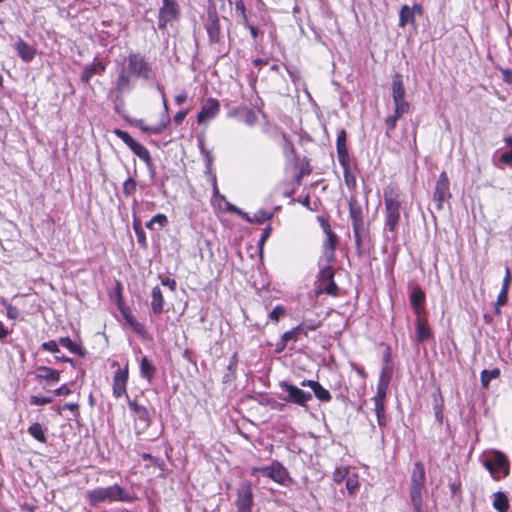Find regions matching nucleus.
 Wrapping results in <instances>:
<instances>
[{
	"label": "nucleus",
	"mask_w": 512,
	"mask_h": 512,
	"mask_svg": "<svg viewBox=\"0 0 512 512\" xmlns=\"http://www.w3.org/2000/svg\"><path fill=\"white\" fill-rule=\"evenodd\" d=\"M127 66H122L116 81V90L118 93L130 91L132 83L129 74L136 77L149 80L153 78V72L150 64L139 53H131L126 58Z\"/></svg>",
	"instance_id": "1"
},
{
	"label": "nucleus",
	"mask_w": 512,
	"mask_h": 512,
	"mask_svg": "<svg viewBox=\"0 0 512 512\" xmlns=\"http://www.w3.org/2000/svg\"><path fill=\"white\" fill-rule=\"evenodd\" d=\"M391 89L395 109L394 114L385 119L387 134L396 128L398 119L410 110V103L405 100L406 89L403 82V76L400 73H395L393 75Z\"/></svg>",
	"instance_id": "2"
},
{
	"label": "nucleus",
	"mask_w": 512,
	"mask_h": 512,
	"mask_svg": "<svg viewBox=\"0 0 512 512\" xmlns=\"http://www.w3.org/2000/svg\"><path fill=\"white\" fill-rule=\"evenodd\" d=\"M88 503L96 507L105 502H126L130 503L135 500V496L118 484L108 487H97L86 492Z\"/></svg>",
	"instance_id": "3"
},
{
	"label": "nucleus",
	"mask_w": 512,
	"mask_h": 512,
	"mask_svg": "<svg viewBox=\"0 0 512 512\" xmlns=\"http://www.w3.org/2000/svg\"><path fill=\"white\" fill-rule=\"evenodd\" d=\"M384 204H385V222L384 230L390 232L393 236L397 235L398 224L401 218V200L399 189L390 185L384 189Z\"/></svg>",
	"instance_id": "4"
},
{
	"label": "nucleus",
	"mask_w": 512,
	"mask_h": 512,
	"mask_svg": "<svg viewBox=\"0 0 512 512\" xmlns=\"http://www.w3.org/2000/svg\"><path fill=\"white\" fill-rule=\"evenodd\" d=\"M348 207L356 248L360 252L362 248V241L369 233L364 222L363 209L356 196H351L349 198Z\"/></svg>",
	"instance_id": "5"
},
{
	"label": "nucleus",
	"mask_w": 512,
	"mask_h": 512,
	"mask_svg": "<svg viewBox=\"0 0 512 512\" xmlns=\"http://www.w3.org/2000/svg\"><path fill=\"white\" fill-rule=\"evenodd\" d=\"M482 464L496 481L507 477L510 473V462L507 456L498 450H493L485 455Z\"/></svg>",
	"instance_id": "6"
},
{
	"label": "nucleus",
	"mask_w": 512,
	"mask_h": 512,
	"mask_svg": "<svg viewBox=\"0 0 512 512\" xmlns=\"http://www.w3.org/2000/svg\"><path fill=\"white\" fill-rule=\"evenodd\" d=\"M279 387L282 391L286 392V396L282 397L287 403L306 407L307 403L312 399V393L305 392L296 385L290 384L287 381L279 382Z\"/></svg>",
	"instance_id": "7"
},
{
	"label": "nucleus",
	"mask_w": 512,
	"mask_h": 512,
	"mask_svg": "<svg viewBox=\"0 0 512 512\" xmlns=\"http://www.w3.org/2000/svg\"><path fill=\"white\" fill-rule=\"evenodd\" d=\"M204 28L208 35L209 45L219 44L223 38L220 19L214 6L209 7L207 10V18L204 23Z\"/></svg>",
	"instance_id": "8"
},
{
	"label": "nucleus",
	"mask_w": 512,
	"mask_h": 512,
	"mask_svg": "<svg viewBox=\"0 0 512 512\" xmlns=\"http://www.w3.org/2000/svg\"><path fill=\"white\" fill-rule=\"evenodd\" d=\"M259 472L264 477L270 478L283 486H290L293 483L288 470L277 460H274L269 466H264Z\"/></svg>",
	"instance_id": "9"
},
{
	"label": "nucleus",
	"mask_w": 512,
	"mask_h": 512,
	"mask_svg": "<svg viewBox=\"0 0 512 512\" xmlns=\"http://www.w3.org/2000/svg\"><path fill=\"white\" fill-rule=\"evenodd\" d=\"M180 7L176 0H162L158 12V28L165 30L167 24L178 19Z\"/></svg>",
	"instance_id": "10"
},
{
	"label": "nucleus",
	"mask_w": 512,
	"mask_h": 512,
	"mask_svg": "<svg viewBox=\"0 0 512 512\" xmlns=\"http://www.w3.org/2000/svg\"><path fill=\"white\" fill-rule=\"evenodd\" d=\"M112 367H117V370L114 372L113 376V384H112V393L115 398H121L122 396L127 395V382H128V364L122 369L117 361L112 363Z\"/></svg>",
	"instance_id": "11"
},
{
	"label": "nucleus",
	"mask_w": 512,
	"mask_h": 512,
	"mask_svg": "<svg viewBox=\"0 0 512 512\" xmlns=\"http://www.w3.org/2000/svg\"><path fill=\"white\" fill-rule=\"evenodd\" d=\"M128 406L135 416L137 434L144 432L152 422L148 409L130 398H128Z\"/></svg>",
	"instance_id": "12"
},
{
	"label": "nucleus",
	"mask_w": 512,
	"mask_h": 512,
	"mask_svg": "<svg viewBox=\"0 0 512 512\" xmlns=\"http://www.w3.org/2000/svg\"><path fill=\"white\" fill-rule=\"evenodd\" d=\"M236 512H252L254 505L253 492L248 482H242L237 489V498L235 501Z\"/></svg>",
	"instance_id": "13"
},
{
	"label": "nucleus",
	"mask_w": 512,
	"mask_h": 512,
	"mask_svg": "<svg viewBox=\"0 0 512 512\" xmlns=\"http://www.w3.org/2000/svg\"><path fill=\"white\" fill-rule=\"evenodd\" d=\"M157 88L162 94V101H163V108H164V113L161 118V121L157 125H154V126L144 125L143 120H139V122H138L139 127L143 132H146L149 134H154V135H157V134H160L161 132H163L171 122V119L168 114V105H167V101L165 98L163 88L160 85H158Z\"/></svg>",
	"instance_id": "14"
},
{
	"label": "nucleus",
	"mask_w": 512,
	"mask_h": 512,
	"mask_svg": "<svg viewBox=\"0 0 512 512\" xmlns=\"http://www.w3.org/2000/svg\"><path fill=\"white\" fill-rule=\"evenodd\" d=\"M451 197L449 189V179L445 172H442L436 182L435 190L433 193V201L438 210L443 208V203L446 199Z\"/></svg>",
	"instance_id": "15"
},
{
	"label": "nucleus",
	"mask_w": 512,
	"mask_h": 512,
	"mask_svg": "<svg viewBox=\"0 0 512 512\" xmlns=\"http://www.w3.org/2000/svg\"><path fill=\"white\" fill-rule=\"evenodd\" d=\"M220 111V103L215 98H208L201 107L200 112L197 115V122L199 124L205 122L208 119L216 117Z\"/></svg>",
	"instance_id": "16"
},
{
	"label": "nucleus",
	"mask_w": 512,
	"mask_h": 512,
	"mask_svg": "<svg viewBox=\"0 0 512 512\" xmlns=\"http://www.w3.org/2000/svg\"><path fill=\"white\" fill-rule=\"evenodd\" d=\"M425 299L424 291L419 286H415L410 293L409 300L416 316H423L426 313L424 308Z\"/></svg>",
	"instance_id": "17"
},
{
	"label": "nucleus",
	"mask_w": 512,
	"mask_h": 512,
	"mask_svg": "<svg viewBox=\"0 0 512 512\" xmlns=\"http://www.w3.org/2000/svg\"><path fill=\"white\" fill-rule=\"evenodd\" d=\"M302 387H309L314 392L315 397L321 402H329L332 399L331 393L324 388L318 381L314 380H303L301 383Z\"/></svg>",
	"instance_id": "18"
},
{
	"label": "nucleus",
	"mask_w": 512,
	"mask_h": 512,
	"mask_svg": "<svg viewBox=\"0 0 512 512\" xmlns=\"http://www.w3.org/2000/svg\"><path fill=\"white\" fill-rule=\"evenodd\" d=\"M14 48L17 52V55L24 62L32 61L37 54L36 48H34L32 45H30L28 42L24 41L23 39H19L15 43Z\"/></svg>",
	"instance_id": "19"
},
{
	"label": "nucleus",
	"mask_w": 512,
	"mask_h": 512,
	"mask_svg": "<svg viewBox=\"0 0 512 512\" xmlns=\"http://www.w3.org/2000/svg\"><path fill=\"white\" fill-rule=\"evenodd\" d=\"M416 339L418 342L423 343L430 340L433 337V334L428 327L427 320L422 318V316H417L416 323Z\"/></svg>",
	"instance_id": "20"
},
{
	"label": "nucleus",
	"mask_w": 512,
	"mask_h": 512,
	"mask_svg": "<svg viewBox=\"0 0 512 512\" xmlns=\"http://www.w3.org/2000/svg\"><path fill=\"white\" fill-rule=\"evenodd\" d=\"M426 473L422 462L418 461L414 464L410 486L425 487Z\"/></svg>",
	"instance_id": "21"
},
{
	"label": "nucleus",
	"mask_w": 512,
	"mask_h": 512,
	"mask_svg": "<svg viewBox=\"0 0 512 512\" xmlns=\"http://www.w3.org/2000/svg\"><path fill=\"white\" fill-rule=\"evenodd\" d=\"M105 71V65L101 62H93L87 65L81 74V81L88 84L94 75H101Z\"/></svg>",
	"instance_id": "22"
},
{
	"label": "nucleus",
	"mask_w": 512,
	"mask_h": 512,
	"mask_svg": "<svg viewBox=\"0 0 512 512\" xmlns=\"http://www.w3.org/2000/svg\"><path fill=\"white\" fill-rule=\"evenodd\" d=\"M347 133L344 129L339 130L336 140V150L339 162L350 159L347 145H346Z\"/></svg>",
	"instance_id": "23"
},
{
	"label": "nucleus",
	"mask_w": 512,
	"mask_h": 512,
	"mask_svg": "<svg viewBox=\"0 0 512 512\" xmlns=\"http://www.w3.org/2000/svg\"><path fill=\"white\" fill-rule=\"evenodd\" d=\"M151 311L155 315L164 311V298L159 286H155L151 291Z\"/></svg>",
	"instance_id": "24"
},
{
	"label": "nucleus",
	"mask_w": 512,
	"mask_h": 512,
	"mask_svg": "<svg viewBox=\"0 0 512 512\" xmlns=\"http://www.w3.org/2000/svg\"><path fill=\"white\" fill-rule=\"evenodd\" d=\"M326 232V240L324 242V248H325V256L328 260V262L332 261L334 259V253L335 249L338 243L336 234L331 231L329 228L325 229Z\"/></svg>",
	"instance_id": "25"
},
{
	"label": "nucleus",
	"mask_w": 512,
	"mask_h": 512,
	"mask_svg": "<svg viewBox=\"0 0 512 512\" xmlns=\"http://www.w3.org/2000/svg\"><path fill=\"white\" fill-rule=\"evenodd\" d=\"M36 378L46 380L48 384H54L60 379V372L46 366L37 368Z\"/></svg>",
	"instance_id": "26"
},
{
	"label": "nucleus",
	"mask_w": 512,
	"mask_h": 512,
	"mask_svg": "<svg viewBox=\"0 0 512 512\" xmlns=\"http://www.w3.org/2000/svg\"><path fill=\"white\" fill-rule=\"evenodd\" d=\"M156 367L144 356L140 361V376L151 382L155 376Z\"/></svg>",
	"instance_id": "27"
},
{
	"label": "nucleus",
	"mask_w": 512,
	"mask_h": 512,
	"mask_svg": "<svg viewBox=\"0 0 512 512\" xmlns=\"http://www.w3.org/2000/svg\"><path fill=\"white\" fill-rule=\"evenodd\" d=\"M238 366L237 353H234L230 358L229 364L227 365V372L223 375L222 382L229 384L236 379V370Z\"/></svg>",
	"instance_id": "28"
},
{
	"label": "nucleus",
	"mask_w": 512,
	"mask_h": 512,
	"mask_svg": "<svg viewBox=\"0 0 512 512\" xmlns=\"http://www.w3.org/2000/svg\"><path fill=\"white\" fill-rule=\"evenodd\" d=\"M339 163L343 168L344 182H345L346 186L351 190L355 189L357 182H356V176L351 171L350 159L344 160V162H339Z\"/></svg>",
	"instance_id": "29"
},
{
	"label": "nucleus",
	"mask_w": 512,
	"mask_h": 512,
	"mask_svg": "<svg viewBox=\"0 0 512 512\" xmlns=\"http://www.w3.org/2000/svg\"><path fill=\"white\" fill-rule=\"evenodd\" d=\"M338 286L334 281V278L318 283L317 293H327L331 296L338 295Z\"/></svg>",
	"instance_id": "30"
},
{
	"label": "nucleus",
	"mask_w": 512,
	"mask_h": 512,
	"mask_svg": "<svg viewBox=\"0 0 512 512\" xmlns=\"http://www.w3.org/2000/svg\"><path fill=\"white\" fill-rule=\"evenodd\" d=\"M493 507L498 512H507L509 509V502L507 496L503 492H496L493 495Z\"/></svg>",
	"instance_id": "31"
},
{
	"label": "nucleus",
	"mask_w": 512,
	"mask_h": 512,
	"mask_svg": "<svg viewBox=\"0 0 512 512\" xmlns=\"http://www.w3.org/2000/svg\"><path fill=\"white\" fill-rule=\"evenodd\" d=\"M414 11L408 5H403L399 12V26L405 27L408 23H414Z\"/></svg>",
	"instance_id": "32"
},
{
	"label": "nucleus",
	"mask_w": 512,
	"mask_h": 512,
	"mask_svg": "<svg viewBox=\"0 0 512 512\" xmlns=\"http://www.w3.org/2000/svg\"><path fill=\"white\" fill-rule=\"evenodd\" d=\"M130 149L132 150V152L137 155L143 162H145V164H149L150 162V158H151V155H150V152L148 151V149L138 143L137 141L130 147Z\"/></svg>",
	"instance_id": "33"
},
{
	"label": "nucleus",
	"mask_w": 512,
	"mask_h": 512,
	"mask_svg": "<svg viewBox=\"0 0 512 512\" xmlns=\"http://www.w3.org/2000/svg\"><path fill=\"white\" fill-rule=\"evenodd\" d=\"M434 397V414L437 421L441 424L443 421V398L440 393V390H438L436 393L433 394Z\"/></svg>",
	"instance_id": "34"
},
{
	"label": "nucleus",
	"mask_w": 512,
	"mask_h": 512,
	"mask_svg": "<svg viewBox=\"0 0 512 512\" xmlns=\"http://www.w3.org/2000/svg\"><path fill=\"white\" fill-rule=\"evenodd\" d=\"M500 376V370L498 368H494L492 370H483L480 375L481 385L484 388H488L489 383L493 379H497Z\"/></svg>",
	"instance_id": "35"
},
{
	"label": "nucleus",
	"mask_w": 512,
	"mask_h": 512,
	"mask_svg": "<svg viewBox=\"0 0 512 512\" xmlns=\"http://www.w3.org/2000/svg\"><path fill=\"white\" fill-rule=\"evenodd\" d=\"M423 489H424V487H416V486L409 487L410 500H411L413 507L423 506V499H422Z\"/></svg>",
	"instance_id": "36"
},
{
	"label": "nucleus",
	"mask_w": 512,
	"mask_h": 512,
	"mask_svg": "<svg viewBox=\"0 0 512 512\" xmlns=\"http://www.w3.org/2000/svg\"><path fill=\"white\" fill-rule=\"evenodd\" d=\"M392 375H393L392 365L384 364V366L382 367L381 373H380L378 385H383V386L388 387L390 384V381L392 379Z\"/></svg>",
	"instance_id": "37"
},
{
	"label": "nucleus",
	"mask_w": 512,
	"mask_h": 512,
	"mask_svg": "<svg viewBox=\"0 0 512 512\" xmlns=\"http://www.w3.org/2000/svg\"><path fill=\"white\" fill-rule=\"evenodd\" d=\"M28 432L29 434L34 437L37 441L41 442V443H45L46 442V437H45V433L43 431V428H42V425L38 422H35L33 423L29 428H28Z\"/></svg>",
	"instance_id": "38"
},
{
	"label": "nucleus",
	"mask_w": 512,
	"mask_h": 512,
	"mask_svg": "<svg viewBox=\"0 0 512 512\" xmlns=\"http://www.w3.org/2000/svg\"><path fill=\"white\" fill-rule=\"evenodd\" d=\"M66 349L69 350L70 353L79 357H84L86 353L80 343L72 341L69 337H66Z\"/></svg>",
	"instance_id": "39"
},
{
	"label": "nucleus",
	"mask_w": 512,
	"mask_h": 512,
	"mask_svg": "<svg viewBox=\"0 0 512 512\" xmlns=\"http://www.w3.org/2000/svg\"><path fill=\"white\" fill-rule=\"evenodd\" d=\"M374 410L377 417L379 427L384 428L387 425V418L385 414V404H374Z\"/></svg>",
	"instance_id": "40"
},
{
	"label": "nucleus",
	"mask_w": 512,
	"mask_h": 512,
	"mask_svg": "<svg viewBox=\"0 0 512 512\" xmlns=\"http://www.w3.org/2000/svg\"><path fill=\"white\" fill-rule=\"evenodd\" d=\"M137 182L134 178L129 177L123 183V194L125 197H131L135 194Z\"/></svg>",
	"instance_id": "41"
},
{
	"label": "nucleus",
	"mask_w": 512,
	"mask_h": 512,
	"mask_svg": "<svg viewBox=\"0 0 512 512\" xmlns=\"http://www.w3.org/2000/svg\"><path fill=\"white\" fill-rule=\"evenodd\" d=\"M322 322L319 320H303L299 325L302 327L303 335L307 336L308 331H314L321 326Z\"/></svg>",
	"instance_id": "42"
},
{
	"label": "nucleus",
	"mask_w": 512,
	"mask_h": 512,
	"mask_svg": "<svg viewBox=\"0 0 512 512\" xmlns=\"http://www.w3.org/2000/svg\"><path fill=\"white\" fill-rule=\"evenodd\" d=\"M273 214L267 210L260 209L252 216V223L262 224L272 218Z\"/></svg>",
	"instance_id": "43"
},
{
	"label": "nucleus",
	"mask_w": 512,
	"mask_h": 512,
	"mask_svg": "<svg viewBox=\"0 0 512 512\" xmlns=\"http://www.w3.org/2000/svg\"><path fill=\"white\" fill-rule=\"evenodd\" d=\"M359 488V481L358 476L353 474L349 475L346 479V489L348 490L349 494L353 495L357 492Z\"/></svg>",
	"instance_id": "44"
},
{
	"label": "nucleus",
	"mask_w": 512,
	"mask_h": 512,
	"mask_svg": "<svg viewBox=\"0 0 512 512\" xmlns=\"http://www.w3.org/2000/svg\"><path fill=\"white\" fill-rule=\"evenodd\" d=\"M387 386L378 385L377 384V391L375 396L372 398L374 404H385V398L387 393Z\"/></svg>",
	"instance_id": "45"
},
{
	"label": "nucleus",
	"mask_w": 512,
	"mask_h": 512,
	"mask_svg": "<svg viewBox=\"0 0 512 512\" xmlns=\"http://www.w3.org/2000/svg\"><path fill=\"white\" fill-rule=\"evenodd\" d=\"M332 278H334L333 268L329 264L321 267L319 271L318 282L320 283Z\"/></svg>",
	"instance_id": "46"
},
{
	"label": "nucleus",
	"mask_w": 512,
	"mask_h": 512,
	"mask_svg": "<svg viewBox=\"0 0 512 512\" xmlns=\"http://www.w3.org/2000/svg\"><path fill=\"white\" fill-rule=\"evenodd\" d=\"M113 133L119 138L121 139L129 148L136 142V140H134L130 134L126 131H123L121 129H114Z\"/></svg>",
	"instance_id": "47"
},
{
	"label": "nucleus",
	"mask_w": 512,
	"mask_h": 512,
	"mask_svg": "<svg viewBox=\"0 0 512 512\" xmlns=\"http://www.w3.org/2000/svg\"><path fill=\"white\" fill-rule=\"evenodd\" d=\"M302 334H303V330H302V327H300V325H297L296 327L292 328L291 330L283 333L284 340L294 341V342H296L298 340L299 336Z\"/></svg>",
	"instance_id": "48"
},
{
	"label": "nucleus",
	"mask_w": 512,
	"mask_h": 512,
	"mask_svg": "<svg viewBox=\"0 0 512 512\" xmlns=\"http://www.w3.org/2000/svg\"><path fill=\"white\" fill-rule=\"evenodd\" d=\"M349 476V469L347 467H338L333 472V480L337 483H341L344 479Z\"/></svg>",
	"instance_id": "49"
},
{
	"label": "nucleus",
	"mask_w": 512,
	"mask_h": 512,
	"mask_svg": "<svg viewBox=\"0 0 512 512\" xmlns=\"http://www.w3.org/2000/svg\"><path fill=\"white\" fill-rule=\"evenodd\" d=\"M285 308L281 305H277L276 307H274V309L270 312L269 314V318L272 320V321H279V319L285 315Z\"/></svg>",
	"instance_id": "50"
},
{
	"label": "nucleus",
	"mask_w": 512,
	"mask_h": 512,
	"mask_svg": "<svg viewBox=\"0 0 512 512\" xmlns=\"http://www.w3.org/2000/svg\"><path fill=\"white\" fill-rule=\"evenodd\" d=\"M122 314L127 321V323L135 330L138 331V328L140 327V324L136 321V319L128 312H126L124 309L121 308Z\"/></svg>",
	"instance_id": "51"
},
{
	"label": "nucleus",
	"mask_w": 512,
	"mask_h": 512,
	"mask_svg": "<svg viewBox=\"0 0 512 512\" xmlns=\"http://www.w3.org/2000/svg\"><path fill=\"white\" fill-rule=\"evenodd\" d=\"M52 402L51 397H40V396H31L30 404L32 405H46Z\"/></svg>",
	"instance_id": "52"
},
{
	"label": "nucleus",
	"mask_w": 512,
	"mask_h": 512,
	"mask_svg": "<svg viewBox=\"0 0 512 512\" xmlns=\"http://www.w3.org/2000/svg\"><path fill=\"white\" fill-rule=\"evenodd\" d=\"M271 226L268 225L262 232V235L259 239V242H258V245H259V248H260V251H262L263 249V246L266 242V240L270 237V234H271Z\"/></svg>",
	"instance_id": "53"
},
{
	"label": "nucleus",
	"mask_w": 512,
	"mask_h": 512,
	"mask_svg": "<svg viewBox=\"0 0 512 512\" xmlns=\"http://www.w3.org/2000/svg\"><path fill=\"white\" fill-rule=\"evenodd\" d=\"M42 349L51 353L59 352L58 344L54 340L44 342L42 344Z\"/></svg>",
	"instance_id": "54"
},
{
	"label": "nucleus",
	"mask_w": 512,
	"mask_h": 512,
	"mask_svg": "<svg viewBox=\"0 0 512 512\" xmlns=\"http://www.w3.org/2000/svg\"><path fill=\"white\" fill-rule=\"evenodd\" d=\"M508 291L506 289L501 288L498 297H497V306H504L508 301Z\"/></svg>",
	"instance_id": "55"
},
{
	"label": "nucleus",
	"mask_w": 512,
	"mask_h": 512,
	"mask_svg": "<svg viewBox=\"0 0 512 512\" xmlns=\"http://www.w3.org/2000/svg\"><path fill=\"white\" fill-rule=\"evenodd\" d=\"M152 223L158 224L162 228L168 223V219L166 215L159 213L152 217Z\"/></svg>",
	"instance_id": "56"
},
{
	"label": "nucleus",
	"mask_w": 512,
	"mask_h": 512,
	"mask_svg": "<svg viewBox=\"0 0 512 512\" xmlns=\"http://www.w3.org/2000/svg\"><path fill=\"white\" fill-rule=\"evenodd\" d=\"M512 283V274L509 267H506L505 269V276L502 283V288L509 290L510 285Z\"/></svg>",
	"instance_id": "57"
},
{
	"label": "nucleus",
	"mask_w": 512,
	"mask_h": 512,
	"mask_svg": "<svg viewBox=\"0 0 512 512\" xmlns=\"http://www.w3.org/2000/svg\"><path fill=\"white\" fill-rule=\"evenodd\" d=\"M235 8H236L237 11H239L241 13L243 22L248 20L247 14H246L245 4H244V2L242 0H237L236 1Z\"/></svg>",
	"instance_id": "58"
},
{
	"label": "nucleus",
	"mask_w": 512,
	"mask_h": 512,
	"mask_svg": "<svg viewBox=\"0 0 512 512\" xmlns=\"http://www.w3.org/2000/svg\"><path fill=\"white\" fill-rule=\"evenodd\" d=\"M188 114V110H181L179 112H177L174 117H173V121L176 125H181L182 122L184 121L185 117L187 116Z\"/></svg>",
	"instance_id": "59"
},
{
	"label": "nucleus",
	"mask_w": 512,
	"mask_h": 512,
	"mask_svg": "<svg viewBox=\"0 0 512 512\" xmlns=\"http://www.w3.org/2000/svg\"><path fill=\"white\" fill-rule=\"evenodd\" d=\"M288 340H284V335L281 336L280 340L275 345V352L281 353L287 346Z\"/></svg>",
	"instance_id": "60"
},
{
	"label": "nucleus",
	"mask_w": 512,
	"mask_h": 512,
	"mask_svg": "<svg viewBox=\"0 0 512 512\" xmlns=\"http://www.w3.org/2000/svg\"><path fill=\"white\" fill-rule=\"evenodd\" d=\"M500 162L506 165H512V151L504 152L500 158Z\"/></svg>",
	"instance_id": "61"
},
{
	"label": "nucleus",
	"mask_w": 512,
	"mask_h": 512,
	"mask_svg": "<svg viewBox=\"0 0 512 512\" xmlns=\"http://www.w3.org/2000/svg\"><path fill=\"white\" fill-rule=\"evenodd\" d=\"M162 285L168 286L171 291L176 289V281L172 278L165 277L161 280Z\"/></svg>",
	"instance_id": "62"
},
{
	"label": "nucleus",
	"mask_w": 512,
	"mask_h": 512,
	"mask_svg": "<svg viewBox=\"0 0 512 512\" xmlns=\"http://www.w3.org/2000/svg\"><path fill=\"white\" fill-rule=\"evenodd\" d=\"M243 25L245 27H247L251 33V36L256 39L258 36H259V30L254 26V25H251L248 20L244 21L243 22Z\"/></svg>",
	"instance_id": "63"
},
{
	"label": "nucleus",
	"mask_w": 512,
	"mask_h": 512,
	"mask_svg": "<svg viewBox=\"0 0 512 512\" xmlns=\"http://www.w3.org/2000/svg\"><path fill=\"white\" fill-rule=\"evenodd\" d=\"M503 80L506 83L512 84V70L504 69L502 70Z\"/></svg>",
	"instance_id": "64"
}]
</instances>
